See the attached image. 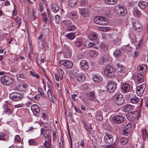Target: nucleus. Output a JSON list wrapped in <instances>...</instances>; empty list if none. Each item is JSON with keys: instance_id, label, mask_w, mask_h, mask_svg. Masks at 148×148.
<instances>
[{"instance_id": "obj_64", "label": "nucleus", "mask_w": 148, "mask_h": 148, "mask_svg": "<svg viewBox=\"0 0 148 148\" xmlns=\"http://www.w3.org/2000/svg\"><path fill=\"white\" fill-rule=\"evenodd\" d=\"M139 54V52L138 51H135L134 53L133 57L134 58H137Z\"/></svg>"}, {"instance_id": "obj_58", "label": "nucleus", "mask_w": 148, "mask_h": 148, "mask_svg": "<svg viewBox=\"0 0 148 148\" xmlns=\"http://www.w3.org/2000/svg\"><path fill=\"white\" fill-rule=\"evenodd\" d=\"M96 119L99 120H101L103 119L102 115L100 114H98L96 116Z\"/></svg>"}, {"instance_id": "obj_19", "label": "nucleus", "mask_w": 148, "mask_h": 148, "mask_svg": "<svg viewBox=\"0 0 148 148\" xmlns=\"http://www.w3.org/2000/svg\"><path fill=\"white\" fill-rule=\"evenodd\" d=\"M80 66L81 68L84 70H86L88 68L87 62L85 60H82L80 62Z\"/></svg>"}, {"instance_id": "obj_45", "label": "nucleus", "mask_w": 148, "mask_h": 148, "mask_svg": "<svg viewBox=\"0 0 148 148\" xmlns=\"http://www.w3.org/2000/svg\"><path fill=\"white\" fill-rule=\"evenodd\" d=\"M120 142L121 144L123 145L125 144L128 142V139L127 138L125 137L121 138Z\"/></svg>"}, {"instance_id": "obj_31", "label": "nucleus", "mask_w": 148, "mask_h": 148, "mask_svg": "<svg viewBox=\"0 0 148 148\" xmlns=\"http://www.w3.org/2000/svg\"><path fill=\"white\" fill-rule=\"evenodd\" d=\"M59 7L56 4L53 3L52 6V10L54 13L57 12L59 10Z\"/></svg>"}, {"instance_id": "obj_59", "label": "nucleus", "mask_w": 148, "mask_h": 148, "mask_svg": "<svg viewBox=\"0 0 148 148\" xmlns=\"http://www.w3.org/2000/svg\"><path fill=\"white\" fill-rule=\"evenodd\" d=\"M38 55L37 53L35 52L34 54V58L37 62H38Z\"/></svg>"}, {"instance_id": "obj_20", "label": "nucleus", "mask_w": 148, "mask_h": 148, "mask_svg": "<svg viewBox=\"0 0 148 148\" xmlns=\"http://www.w3.org/2000/svg\"><path fill=\"white\" fill-rule=\"evenodd\" d=\"M114 67L116 71L119 72H123L125 70L124 67L121 64H115Z\"/></svg>"}, {"instance_id": "obj_39", "label": "nucleus", "mask_w": 148, "mask_h": 148, "mask_svg": "<svg viewBox=\"0 0 148 148\" xmlns=\"http://www.w3.org/2000/svg\"><path fill=\"white\" fill-rule=\"evenodd\" d=\"M77 2V0H69V5L71 7H73L75 5Z\"/></svg>"}, {"instance_id": "obj_51", "label": "nucleus", "mask_w": 148, "mask_h": 148, "mask_svg": "<svg viewBox=\"0 0 148 148\" xmlns=\"http://www.w3.org/2000/svg\"><path fill=\"white\" fill-rule=\"evenodd\" d=\"M30 73L33 77H35L37 79H38L39 78L40 76L37 73H36L35 72H33V71H30Z\"/></svg>"}, {"instance_id": "obj_54", "label": "nucleus", "mask_w": 148, "mask_h": 148, "mask_svg": "<svg viewBox=\"0 0 148 148\" xmlns=\"http://www.w3.org/2000/svg\"><path fill=\"white\" fill-rule=\"evenodd\" d=\"M43 145L45 146L46 148H51V143L49 141L46 142L45 140V142Z\"/></svg>"}, {"instance_id": "obj_43", "label": "nucleus", "mask_w": 148, "mask_h": 148, "mask_svg": "<svg viewBox=\"0 0 148 148\" xmlns=\"http://www.w3.org/2000/svg\"><path fill=\"white\" fill-rule=\"evenodd\" d=\"M104 73L108 76H112L114 75L113 69H112V70L111 71L109 70L108 71H104Z\"/></svg>"}, {"instance_id": "obj_24", "label": "nucleus", "mask_w": 148, "mask_h": 148, "mask_svg": "<svg viewBox=\"0 0 148 148\" xmlns=\"http://www.w3.org/2000/svg\"><path fill=\"white\" fill-rule=\"evenodd\" d=\"M80 12L81 14L84 18H86L88 16V10L87 9L82 8L80 10Z\"/></svg>"}, {"instance_id": "obj_11", "label": "nucleus", "mask_w": 148, "mask_h": 148, "mask_svg": "<svg viewBox=\"0 0 148 148\" xmlns=\"http://www.w3.org/2000/svg\"><path fill=\"white\" fill-rule=\"evenodd\" d=\"M112 120L114 123L120 124L123 122L124 119L123 116L122 115H116L113 117Z\"/></svg>"}, {"instance_id": "obj_28", "label": "nucleus", "mask_w": 148, "mask_h": 148, "mask_svg": "<svg viewBox=\"0 0 148 148\" xmlns=\"http://www.w3.org/2000/svg\"><path fill=\"white\" fill-rule=\"evenodd\" d=\"M88 38L91 40H95L97 39V36L95 32H90L88 36Z\"/></svg>"}, {"instance_id": "obj_8", "label": "nucleus", "mask_w": 148, "mask_h": 148, "mask_svg": "<svg viewBox=\"0 0 148 148\" xmlns=\"http://www.w3.org/2000/svg\"><path fill=\"white\" fill-rule=\"evenodd\" d=\"M1 80L3 84L7 85L11 84L13 81L12 78L7 76H3Z\"/></svg>"}, {"instance_id": "obj_36", "label": "nucleus", "mask_w": 148, "mask_h": 148, "mask_svg": "<svg viewBox=\"0 0 148 148\" xmlns=\"http://www.w3.org/2000/svg\"><path fill=\"white\" fill-rule=\"evenodd\" d=\"M75 45L79 48L81 47L82 46V42L81 40H76L75 41L73 42Z\"/></svg>"}, {"instance_id": "obj_53", "label": "nucleus", "mask_w": 148, "mask_h": 148, "mask_svg": "<svg viewBox=\"0 0 148 148\" xmlns=\"http://www.w3.org/2000/svg\"><path fill=\"white\" fill-rule=\"evenodd\" d=\"M138 101V99L136 96L132 98L131 100V102L133 103H136Z\"/></svg>"}, {"instance_id": "obj_7", "label": "nucleus", "mask_w": 148, "mask_h": 148, "mask_svg": "<svg viewBox=\"0 0 148 148\" xmlns=\"http://www.w3.org/2000/svg\"><path fill=\"white\" fill-rule=\"evenodd\" d=\"M95 22L100 25H105L107 24L108 21L107 19L101 16L95 17L94 18Z\"/></svg>"}, {"instance_id": "obj_4", "label": "nucleus", "mask_w": 148, "mask_h": 148, "mask_svg": "<svg viewBox=\"0 0 148 148\" xmlns=\"http://www.w3.org/2000/svg\"><path fill=\"white\" fill-rule=\"evenodd\" d=\"M114 10L115 12L118 15L122 16L125 15L127 13V10L123 6L117 5L115 6Z\"/></svg>"}, {"instance_id": "obj_10", "label": "nucleus", "mask_w": 148, "mask_h": 148, "mask_svg": "<svg viewBox=\"0 0 148 148\" xmlns=\"http://www.w3.org/2000/svg\"><path fill=\"white\" fill-rule=\"evenodd\" d=\"M59 62L60 64L63 66L66 69H70L72 68L73 66L72 63L68 60H60Z\"/></svg>"}, {"instance_id": "obj_5", "label": "nucleus", "mask_w": 148, "mask_h": 148, "mask_svg": "<svg viewBox=\"0 0 148 148\" xmlns=\"http://www.w3.org/2000/svg\"><path fill=\"white\" fill-rule=\"evenodd\" d=\"M10 98L13 101H18L21 100L23 98L22 95L19 92H14L10 94Z\"/></svg>"}, {"instance_id": "obj_62", "label": "nucleus", "mask_w": 148, "mask_h": 148, "mask_svg": "<svg viewBox=\"0 0 148 148\" xmlns=\"http://www.w3.org/2000/svg\"><path fill=\"white\" fill-rule=\"evenodd\" d=\"M44 5L43 3H40L39 4L40 10V12H42L43 10V6Z\"/></svg>"}, {"instance_id": "obj_57", "label": "nucleus", "mask_w": 148, "mask_h": 148, "mask_svg": "<svg viewBox=\"0 0 148 148\" xmlns=\"http://www.w3.org/2000/svg\"><path fill=\"white\" fill-rule=\"evenodd\" d=\"M21 138L18 135H16L15 137L14 140L16 142H19L21 141Z\"/></svg>"}, {"instance_id": "obj_6", "label": "nucleus", "mask_w": 148, "mask_h": 148, "mask_svg": "<svg viewBox=\"0 0 148 148\" xmlns=\"http://www.w3.org/2000/svg\"><path fill=\"white\" fill-rule=\"evenodd\" d=\"M117 88V84L112 81H109L107 85V91L110 92H113Z\"/></svg>"}, {"instance_id": "obj_32", "label": "nucleus", "mask_w": 148, "mask_h": 148, "mask_svg": "<svg viewBox=\"0 0 148 148\" xmlns=\"http://www.w3.org/2000/svg\"><path fill=\"white\" fill-rule=\"evenodd\" d=\"M93 79L94 81L100 82L102 80V78L99 75H97L93 76Z\"/></svg>"}, {"instance_id": "obj_26", "label": "nucleus", "mask_w": 148, "mask_h": 148, "mask_svg": "<svg viewBox=\"0 0 148 148\" xmlns=\"http://www.w3.org/2000/svg\"><path fill=\"white\" fill-rule=\"evenodd\" d=\"M3 108L4 112L8 115L10 114L13 111L12 110L9 109L6 105H3Z\"/></svg>"}, {"instance_id": "obj_13", "label": "nucleus", "mask_w": 148, "mask_h": 148, "mask_svg": "<svg viewBox=\"0 0 148 148\" xmlns=\"http://www.w3.org/2000/svg\"><path fill=\"white\" fill-rule=\"evenodd\" d=\"M132 127V125L130 123L127 124L123 129L122 134L125 136H127L130 132Z\"/></svg>"}, {"instance_id": "obj_27", "label": "nucleus", "mask_w": 148, "mask_h": 148, "mask_svg": "<svg viewBox=\"0 0 148 148\" xmlns=\"http://www.w3.org/2000/svg\"><path fill=\"white\" fill-rule=\"evenodd\" d=\"M25 70L22 69L18 73L16 74V76H18L20 78L24 79L25 77Z\"/></svg>"}, {"instance_id": "obj_55", "label": "nucleus", "mask_w": 148, "mask_h": 148, "mask_svg": "<svg viewBox=\"0 0 148 148\" xmlns=\"http://www.w3.org/2000/svg\"><path fill=\"white\" fill-rule=\"evenodd\" d=\"M29 144L30 145H34L36 144V142L35 140L33 139H30L29 140Z\"/></svg>"}, {"instance_id": "obj_2", "label": "nucleus", "mask_w": 148, "mask_h": 148, "mask_svg": "<svg viewBox=\"0 0 148 148\" xmlns=\"http://www.w3.org/2000/svg\"><path fill=\"white\" fill-rule=\"evenodd\" d=\"M109 39H112V41L114 44L118 45L120 43L121 37L116 34H109L107 36Z\"/></svg>"}, {"instance_id": "obj_41", "label": "nucleus", "mask_w": 148, "mask_h": 148, "mask_svg": "<svg viewBox=\"0 0 148 148\" xmlns=\"http://www.w3.org/2000/svg\"><path fill=\"white\" fill-rule=\"evenodd\" d=\"M84 126L87 131L90 134H92L93 132L91 127L88 126L86 124L84 123Z\"/></svg>"}, {"instance_id": "obj_14", "label": "nucleus", "mask_w": 148, "mask_h": 148, "mask_svg": "<svg viewBox=\"0 0 148 148\" xmlns=\"http://www.w3.org/2000/svg\"><path fill=\"white\" fill-rule=\"evenodd\" d=\"M105 134L106 135L104 138L105 141L108 144L112 143L113 140V138L112 135L110 134L108 132H106Z\"/></svg>"}, {"instance_id": "obj_38", "label": "nucleus", "mask_w": 148, "mask_h": 148, "mask_svg": "<svg viewBox=\"0 0 148 148\" xmlns=\"http://www.w3.org/2000/svg\"><path fill=\"white\" fill-rule=\"evenodd\" d=\"M87 97L88 99L91 100H93L95 98V95L94 93L92 92L88 93L87 94Z\"/></svg>"}, {"instance_id": "obj_3", "label": "nucleus", "mask_w": 148, "mask_h": 148, "mask_svg": "<svg viewBox=\"0 0 148 148\" xmlns=\"http://www.w3.org/2000/svg\"><path fill=\"white\" fill-rule=\"evenodd\" d=\"M114 101L116 105L120 106L124 103V99L122 94H117L114 96Z\"/></svg>"}, {"instance_id": "obj_42", "label": "nucleus", "mask_w": 148, "mask_h": 148, "mask_svg": "<svg viewBox=\"0 0 148 148\" xmlns=\"http://www.w3.org/2000/svg\"><path fill=\"white\" fill-rule=\"evenodd\" d=\"M118 0H105V2L108 4L114 5L117 2Z\"/></svg>"}, {"instance_id": "obj_15", "label": "nucleus", "mask_w": 148, "mask_h": 148, "mask_svg": "<svg viewBox=\"0 0 148 148\" xmlns=\"http://www.w3.org/2000/svg\"><path fill=\"white\" fill-rule=\"evenodd\" d=\"M140 112V111L139 110L138 111L137 110V111L133 112H131L129 115L130 118H131V120H134L135 119L137 120L139 117Z\"/></svg>"}, {"instance_id": "obj_25", "label": "nucleus", "mask_w": 148, "mask_h": 148, "mask_svg": "<svg viewBox=\"0 0 148 148\" xmlns=\"http://www.w3.org/2000/svg\"><path fill=\"white\" fill-rule=\"evenodd\" d=\"M148 5V3L146 1H140L138 3V6L141 9L145 8Z\"/></svg>"}, {"instance_id": "obj_35", "label": "nucleus", "mask_w": 148, "mask_h": 148, "mask_svg": "<svg viewBox=\"0 0 148 148\" xmlns=\"http://www.w3.org/2000/svg\"><path fill=\"white\" fill-rule=\"evenodd\" d=\"M130 36L132 42L133 43L136 42V36L134 34L132 33L130 34Z\"/></svg>"}, {"instance_id": "obj_17", "label": "nucleus", "mask_w": 148, "mask_h": 148, "mask_svg": "<svg viewBox=\"0 0 148 148\" xmlns=\"http://www.w3.org/2000/svg\"><path fill=\"white\" fill-rule=\"evenodd\" d=\"M133 28L137 32L141 31L143 29V26L137 21H136L133 24Z\"/></svg>"}, {"instance_id": "obj_34", "label": "nucleus", "mask_w": 148, "mask_h": 148, "mask_svg": "<svg viewBox=\"0 0 148 148\" xmlns=\"http://www.w3.org/2000/svg\"><path fill=\"white\" fill-rule=\"evenodd\" d=\"M122 49L125 51L127 52L131 50L132 48L129 45H128L122 46Z\"/></svg>"}, {"instance_id": "obj_50", "label": "nucleus", "mask_w": 148, "mask_h": 148, "mask_svg": "<svg viewBox=\"0 0 148 148\" xmlns=\"http://www.w3.org/2000/svg\"><path fill=\"white\" fill-rule=\"evenodd\" d=\"M63 23L66 26H69L71 25V22L69 20H65L63 21Z\"/></svg>"}, {"instance_id": "obj_12", "label": "nucleus", "mask_w": 148, "mask_h": 148, "mask_svg": "<svg viewBox=\"0 0 148 148\" xmlns=\"http://www.w3.org/2000/svg\"><path fill=\"white\" fill-rule=\"evenodd\" d=\"M146 88V85L144 84H143L136 88V93L138 95L141 96L143 93L144 89Z\"/></svg>"}, {"instance_id": "obj_1", "label": "nucleus", "mask_w": 148, "mask_h": 148, "mask_svg": "<svg viewBox=\"0 0 148 148\" xmlns=\"http://www.w3.org/2000/svg\"><path fill=\"white\" fill-rule=\"evenodd\" d=\"M85 80V76L83 73L77 75L74 79H71V82L73 86H75L79 82H83Z\"/></svg>"}, {"instance_id": "obj_52", "label": "nucleus", "mask_w": 148, "mask_h": 148, "mask_svg": "<svg viewBox=\"0 0 148 148\" xmlns=\"http://www.w3.org/2000/svg\"><path fill=\"white\" fill-rule=\"evenodd\" d=\"M66 29V30L68 31H74L76 29V26L73 25H70Z\"/></svg>"}, {"instance_id": "obj_60", "label": "nucleus", "mask_w": 148, "mask_h": 148, "mask_svg": "<svg viewBox=\"0 0 148 148\" xmlns=\"http://www.w3.org/2000/svg\"><path fill=\"white\" fill-rule=\"evenodd\" d=\"M17 14V9L15 5L14 6V9L13 11L12 15L16 16Z\"/></svg>"}, {"instance_id": "obj_9", "label": "nucleus", "mask_w": 148, "mask_h": 148, "mask_svg": "<svg viewBox=\"0 0 148 148\" xmlns=\"http://www.w3.org/2000/svg\"><path fill=\"white\" fill-rule=\"evenodd\" d=\"M50 132L49 129L47 127L41 129V135H43L45 138H48V139L51 138Z\"/></svg>"}, {"instance_id": "obj_23", "label": "nucleus", "mask_w": 148, "mask_h": 148, "mask_svg": "<svg viewBox=\"0 0 148 148\" xmlns=\"http://www.w3.org/2000/svg\"><path fill=\"white\" fill-rule=\"evenodd\" d=\"M19 91H23L26 92L29 89V86L25 85H20L18 87Z\"/></svg>"}, {"instance_id": "obj_40", "label": "nucleus", "mask_w": 148, "mask_h": 148, "mask_svg": "<svg viewBox=\"0 0 148 148\" xmlns=\"http://www.w3.org/2000/svg\"><path fill=\"white\" fill-rule=\"evenodd\" d=\"M107 61V60L106 56L104 55H103L101 56L99 61V62L100 64H102L103 63L106 62Z\"/></svg>"}, {"instance_id": "obj_37", "label": "nucleus", "mask_w": 148, "mask_h": 148, "mask_svg": "<svg viewBox=\"0 0 148 148\" xmlns=\"http://www.w3.org/2000/svg\"><path fill=\"white\" fill-rule=\"evenodd\" d=\"M66 36L68 38L71 40H73L75 38V35L74 33H70L67 34Z\"/></svg>"}, {"instance_id": "obj_61", "label": "nucleus", "mask_w": 148, "mask_h": 148, "mask_svg": "<svg viewBox=\"0 0 148 148\" xmlns=\"http://www.w3.org/2000/svg\"><path fill=\"white\" fill-rule=\"evenodd\" d=\"M112 69L113 68L110 66H106L104 71H108L109 70L111 71L112 70Z\"/></svg>"}, {"instance_id": "obj_49", "label": "nucleus", "mask_w": 148, "mask_h": 148, "mask_svg": "<svg viewBox=\"0 0 148 148\" xmlns=\"http://www.w3.org/2000/svg\"><path fill=\"white\" fill-rule=\"evenodd\" d=\"M15 22L18 25L17 28H18L21 23V19L18 16H17L15 19Z\"/></svg>"}, {"instance_id": "obj_21", "label": "nucleus", "mask_w": 148, "mask_h": 148, "mask_svg": "<svg viewBox=\"0 0 148 148\" xmlns=\"http://www.w3.org/2000/svg\"><path fill=\"white\" fill-rule=\"evenodd\" d=\"M122 89L124 92H128L130 89V86L128 84H124L122 86Z\"/></svg>"}, {"instance_id": "obj_63", "label": "nucleus", "mask_w": 148, "mask_h": 148, "mask_svg": "<svg viewBox=\"0 0 148 148\" xmlns=\"http://www.w3.org/2000/svg\"><path fill=\"white\" fill-rule=\"evenodd\" d=\"M95 46V45L93 42H89L88 44V47H91Z\"/></svg>"}, {"instance_id": "obj_48", "label": "nucleus", "mask_w": 148, "mask_h": 148, "mask_svg": "<svg viewBox=\"0 0 148 148\" xmlns=\"http://www.w3.org/2000/svg\"><path fill=\"white\" fill-rule=\"evenodd\" d=\"M60 79H62L63 78V75L64 73V71L61 68H59L58 69Z\"/></svg>"}, {"instance_id": "obj_33", "label": "nucleus", "mask_w": 148, "mask_h": 148, "mask_svg": "<svg viewBox=\"0 0 148 148\" xmlns=\"http://www.w3.org/2000/svg\"><path fill=\"white\" fill-rule=\"evenodd\" d=\"M137 68L138 70L144 72L147 70V66L145 64L140 65L138 66Z\"/></svg>"}, {"instance_id": "obj_44", "label": "nucleus", "mask_w": 148, "mask_h": 148, "mask_svg": "<svg viewBox=\"0 0 148 148\" xmlns=\"http://www.w3.org/2000/svg\"><path fill=\"white\" fill-rule=\"evenodd\" d=\"M69 15L71 19L72 20H75L77 18V15L76 13H73V12H70L69 13Z\"/></svg>"}, {"instance_id": "obj_47", "label": "nucleus", "mask_w": 148, "mask_h": 148, "mask_svg": "<svg viewBox=\"0 0 148 148\" xmlns=\"http://www.w3.org/2000/svg\"><path fill=\"white\" fill-rule=\"evenodd\" d=\"M7 138V136L3 133H0V140H5Z\"/></svg>"}, {"instance_id": "obj_18", "label": "nucleus", "mask_w": 148, "mask_h": 148, "mask_svg": "<svg viewBox=\"0 0 148 148\" xmlns=\"http://www.w3.org/2000/svg\"><path fill=\"white\" fill-rule=\"evenodd\" d=\"M134 107L132 105H127L123 107V111L124 112L131 113L134 110Z\"/></svg>"}, {"instance_id": "obj_22", "label": "nucleus", "mask_w": 148, "mask_h": 148, "mask_svg": "<svg viewBox=\"0 0 148 148\" xmlns=\"http://www.w3.org/2000/svg\"><path fill=\"white\" fill-rule=\"evenodd\" d=\"M31 109L34 114H37L39 111V107L36 104H34L31 106Z\"/></svg>"}, {"instance_id": "obj_29", "label": "nucleus", "mask_w": 148, "mask_h": 148, "mask_svg": "<svg viewBox=\"0 0 148 148\" xmlns=\"http://www.w3.org/2000/svg\"><path fill=\"white\" fill-rule=\"evenodd\" d=\"M137 81L139 83H141L144 80V76L143 74L138 73L137 75Z\"/></svg>"}, {"instance_id": "obj_30", "label": "nucleus", "mask_w": 148, "mask_h": 148, "mask_svg": "<svg viewBox=\"0 0 148 148\" xmlns=\"http://www.w3.org/2000/svg\"><path fill=\"white\" fill-rule=\"evenodd\" d=\"M133 12L134 15L137 17H139L141 15V12L140 11L138 10L137 8H135L133 10Z\"/></svg>"}, {"instance_id": "obj_56", "label": "nucleus", "mask_w": 148, "mask_h": 148, "mask_svg": "<svg viewBox=\"0 0 148 148\" xmlns=\"http://www.w3.org/2000/svg\"><path fill=\"white\" fill-rule=\"evenodd\" d=\"M121 52L119 50H116L114 53V56L116 57H119L121 56Z\"/></svg>"}, {"instance_id": "obj_46", "label": "nucleus", "mask_w": 148, "mask_h": 148, "mask_svg": "<svg viewBox=\"0 0 148 148\" xmlns=\"http://www.w3.org/2000/svg\"><path fill=\"white\" fill-rule=\"evenodd\" d=\"M98 52L97 51H90L89 53V54L91 57H96L97 54Z\"/></svg>"}, {"instance_id": "obj_16", "label": "nucleus", "mask_w": 148, "mask_h": 148, "mask_svg": "<svg viewBox=\"0 0 148 148\" xmlns=\"http://www.w3.org/2000/svg\"><path fill=\"white\" fill-rule=\"evenodd\" d=\"M63 51L65 56L67 58H70L71 56V49L66 45H64L63 47Z\"/></svg>"}]
</instances>
